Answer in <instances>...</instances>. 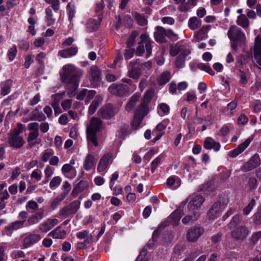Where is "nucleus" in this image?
Instances as JSON below:
<instances>
[{"mask_svg":"<svg viewBox=\"0 0 261 261\" xmlns=\"http://www.w3.org/2000/svg\"><path fill=\"white\" fill-rule=\"evenodd\" d=\"M63 73L61 75L63 83L76 88L80 83L83 72L72 64H67L62 67Z\"/></svg>","mask_w":261,"mask_h":261,"instance_id":"1","label":"nucleus"},{"mask_svg":"<svg viewBox=\"0 0 261 261\" xmlns=\"http://www.w3.org/2000/svg\"><path fill=\"white\" fill-rule=\"evenodd\" d=\"M228 38L231 41V47L236 50L238 46L243 44L245 40L244 33L235 25L231 26L227 33Z\"/></svg>","mask_w":261,"mask_h":261,"instance_id":"2","label":"nucleus"},{"mask_svg":"<svg viewBox=\"0 0 261 261\" xmlns=\"http://www.w3.org/2000/svg\"><path fill=\"white\" fill-rule=\"evenodd\" d=\"M101 127V121L99 118L95 117L91 119L89 125L87 127V140L95 146L98 145L96 135L99 131Z\"/></svg>","mask_w":261,"mask_h":261,"instance_id":"3","label":"nucleus"},{"mask_svg":"<svg viewBox=\"0 0 261 261\" xmlns=\"http://www.w3.org/2000/svg\"><path fill=\"white\" fill-rule=\"evenodd\" d=\"M140 39L141 42L136 49V54L138 56H143L145 54V57L148 58L151 55V43L153 42L146 34H142L140 36Z\"/></svg>","mask_w":261,"mask_h":261,"instance_id":"4","label":"nucleus"},{"mask_svg":"<svg viewBox=\"0 0 261 261\" xmlns=\"http://www.w3.org/2000/svg\"><path fill=\"white\" fill-rule=\"evenodd\" d=\"M227 205V201L226 200H220L215 202L208 212L207 216L208 218L214 220L219 217Z\"/></svg>","mask_w":261,"mask_h":261,"instance_id":"5","label":"nucleus"},{"mask_svg":"<svg viewBox=\"0 0 261 261\" xmlns=\"http://www.w3.org/2000/svg\"><path fill=\"white\" fill-rule=\"evenodd\" d=\"M148 111V110L145 105L143 106L142 110L139 108L137 110L132 123V127L134 129H137L140 127L143 118L147 114Z\"/></svg>","mask_w":261,"mask_h":261,"instance_id":"6","label":"nucleus"},{"mask_svg":"<svg viewBox=\"0 0 261 261\" xmlns=\"http://www.w3.org/2000/svg\"><path fill=\"white\" fill-rule=\"evenodd\" d=\"M109 91L113 94L123 96L132 92L127 85L113 84L109 88Z\"/></svg>","mask_w":261,"mask_h":261,"instance_id":"7","label":"nucleus"},{"mask_svg":"<svg viewBox=\"0 0 261 261\" xmlns=\"http://www.w3.org/2000/svg\"><path fill=\"white\" fill-rule=\"evenodd\" d=\"M204 232V229L196 225L189 229L187 233V240L190 242H196Z\"/></svg>","mask_w":261,"mask_h":261,"instance_id":"8","label":"nucleus"},{"mask_svg":"<svg viewBox=\"0 0 261 261\" xmlns=\"http://www.w3.org/2000/svg\"><path fill=\"white\" fill-rule=\"evenodd\" d=\"M118 112V110L113 105L107 104L101 108L98 114L103 118L109 119L114 116Z\"/></svg>","mask_w":261,"mask_h":261,"instance_id":"9","label":"nucleus"},{"mask_svg":"<svg viewBox=\"0 0 261 261\" xmlns=\"http://www.w3.org/2000/svg\"><path fill=\"white\" fill-rule=\"evenodd\" d=\"M41 239L40 234L30 233L27 234L23 238L22 245L24 248H28L37 243Z\"/></svg>","mask_w":261,"mask_h":261,"instance_id":"10","label":"nucleus"},{"mask_svg":"<svg viewBox=\"0 0 261 261\" xmlns=\"http://www.w3.org/2000/svg\"><path fill=\"white\" fill-rule=\"evenodd\" d=\"M260 159L258 154H254L248 161L242 166L241 170L243 171H249L259 166Z\"/></svg>","mask_w":261,"mask_h":261,"instance_id":"11","label":"nucleus"},{"mask_svg":"<svg viewBox=\"0 0 261 261\" xmlns=\"http://www.w3.org/2000/svg\"><path fill=\"white\" fill-rule=\"evenodd\" d=\"M174 33L171 31H167L161 27H157L156 31L154 33V36L156 41L164 43L166 41V37Z\"/></svg>","mask_w":261,"mask_h":261,"instance_id":"12","label":"nucleus"},{"mask_svg":"<svg viewBox=\"0 0 261 261\" xmlns=\"http://www.w3.org/2000/svg\"><path fill=\"white\" fill-rule=\"evenodd\" d=\"M252 139L248 138L242 143L240 144L236 148L229 152L228 155L231 158H235L242 153L250 145Z\"/></svg>","mask_w":261,"mask_h":261,"instance_id":"13","label":"nucleus"},{"mask_svg":"<svg viewBox=\"0 0 261 261\" xmlns=\"http://www.w3.org/2000/svg\"><path fill=\"white\" fill-rule=\"evenodd\" d=\"M113 161L112 154L107 153L100 159L97 166V171L101 172L106 170Z\"/></svg>","mask_w":261,"mask_h":261,"instance_id":"14","label":"nucleus"},{"mask_svg":"<svg viewBox=\"0 0 261 261\" xmlns=\"http://www.w3.org/2000/svg\"><path fill=\"white\" fill-rule=\"evenodd\" d=\"M8 141L11 146L16 148H21L25 142L22 137L10 133L9 134Z\"/></svg>","mask_w":261,"mask_h":261,"instance_id":"15","label":"nucleus"},{"mask_svg":"<svg viewBox=\"0 0 261 261\" xmlns=\"http://www.w3.org/2000/svg\"><path fill=\"white\" fill-rule=\"evenodd\" d=\"M190 199L188 206L192 211L198 209L204 202L202 196L198 194L192 195L190 197Z\"/></svg>","mask_w":261,"mask_h":261,"instance_id":"16","label":"nucleus"},{"mask_svg":"<svg viewBox=\"0 0 261 261\" xmlns=\"http://www.w3.org/2000/svg\"><path fill=\"white\" fill-rule=\"evenodd\" d=\"M58 220L56 218H48L39 226V229L43 232H47L58 224Z\"/></svg>","mask_w":261,"mask_h":261,"instance_id":"17","label":"nucleus"},{"mask_svg":"<svg viewBox=\"0 0 261 261\" xmlns=\"http://www.w3.org/2000/svg\"><path fill=\"white\" fill-rule=\"evenodd\" d=\"M39 124L37 122H32L28 124V128L30 130L28 137V142H31L35 140L39 136Z\"/></svg>","mask_w":261,"mask_h":261,"instance_id":"18","label":"nucleus"},{"mask_svg":"<svg viewBox=\"0 0 261 261\" xmlns=\"http://www.w3.org/2000/svg\"><path fill=\"white\" fill-rule=\"evenodd\" d=\"M65 92L61 93L53 94L51 96L52 102L51 105L53 108L56 115H59L62 113V111L59 107V102L60 100L63 98Z\"/></svg>","mask_w":261,"mask_h":261,"instance_id":"19","label":"nucleus"},{"mask_svg":"<svg viewBox=\"0 0 261 261\" xmlns=\"http://www.w3.org/2000/svg\"><path fill=\"white\" fill-rule=\"evenodd\" d=\"M96 92L94 90L84 89L78 93L76 98L80 100H84L86 103H88L93 98Z\"/></svg>","mask_w":261,"mask_h":261,"instance_id":"20","label":"nucleus"},{"mask_svg":"<svg viewBox=\"0 0 261 261\" xmlns=\"http://www.w3.org/2000/svg\"><path fill=\"white\" fill-rule=\"evenodd\" d=\"M190 53V51L189 50H185V51H181L180 54H179L175 62V66L178 68H181L185 66V62L186 60L187 57Z\"/></svg>","mask_w":261,"mask_h":261,"instance_id":"21","label":"nucleus"},{"mask_svg":"<svg viewBox=\"0 0 261 261\" xmlns=\"http://www.w3.org/2000/svg\"><path fill=\"white\" fill-rule=\"evenodd\" d=\"M88 77L91 84H94L100 79V70L95 66L92 67L88 73Z\"/></svg>","mask_w":261,"mask_h":261,"instance_id":"22","label":"nucleus"},{"mask_svg":"<svg viewBox=\"0 0 261 261\" xmlns=\"http://www.w3.org/2000/svg\"><path fill=\"white\" fill-rule=\"evenodd\" d=\"M204 147L206 149L210 150L213 149L216 151H218L220 148V144L216 142L211 137H207L204 142Z\"/></svg>","mask_w":261,"mask_h":261,"instance_id":"23","label":"nucleus"},{"mask_svg":"<svg viewBox=\"0 0 261 261\" xmlns=\"http://www.w3.org/2000/svg\"><path fill=\"white\" fill-rule=\"evenodd\" d=\"M62 172L66 177L69 178H73L76 175V171L74 167L68 164H65L62 166Z\"/></svg>","mask_w":261,"mask_h":261,"instance_id":"24","label":"nucleus"},{"mask_svg":"<svg viewBox=\"0 0 261 261\" xmlns=\"http://www.w3.org/2000/svg\"><path fill=\"white\" fill-rule=\"evenodd\" d=\"M77 47L73 46L68 49L59 50L58 52V55L63 58H71L76 55L77 53Z\"/></svg>","mask_w":261,"mask_h":261,"instance_id":"25","label":"nucleus"},{"mask_svg":"<svg viewBox=\"0 0 261 261\" xmlns=\"http://www.w3.org/2000/svg\"><path fill=\"white\" fill-rule=\"evenodd\" d=\"M248 233V229L244 226L240 227L232 232V237L236 239H242Z\"/></svg>","mask_w":261,"mask_h":261,"instance_id":"26","label":"nucleus"},{"mask_svg":"<svg viewBox=\"0 0 261 261\" xmlns=\"http://www.w3.org/2000/svg\"><path fill=\"white\" fill-rule=\"evenodd\" d=\"M13 82L11 80H7L0 83L1 94L3 96L8 95L11 91Z\"/></svg>","mask_w":261,"mask_h":261,"instance_id":"27","label":"nucleus"},{"mask_svg":"<svg viewBox=\"0 0 261 261\" xmlns=\"http://www.w3.org/2000/svg\"><path fill=\"white\" fill-rule=\"evenodd\" d=\"M182 216V212L180 210L175 211L169 217L170 222L174 226L178 225Z\"/></svg>","mask_w":261,"mask_h":261,"instance_id":"28","label":"nucleus"},{"mask_svg":"<svg viewBox=\"0 0 261 261\" xmlns=\"http://www.w3.org/2000/svg\"><path fill=\"white\" fill-rule=\"evenodd\" d=\"M95 166V159L94 156L90 154H88L84 161V169L86 171H89Z\"/></svg>","mask_w":261,"mask_h":261,"instance_id":"29","label":"nucleus"},{"mask_svg":"<svg viewBox=\"0 0 261 261\" xmlns=\"http://www.w3.org/2000/svg\"><path fill=\"white\" fill-rule=\"evenodd\" d=\"M66 234V231L61 229L60 226L57 227L48 233V236L57 239H63L65 238Z\"/></svg>","mask_w":261,"mask_h":261,"instance_id":"30","label":"nucleus"},{"mask_svg":"<svg viewBox=\"0 0 261 261\" xmlns=\"http://www.w3.org/2000/svg\"><path fill=\"white\" fill-rule=\"evenodd\" d=\"M102 100L103 99L100 96H97L95 98L89 107L88 113L89 115H92L95 112L97 107L102 103Z\"/></svg>","mask_w":261,"mask_h":261,"instance_id":"31","label":"nucleus"},{"mask_svg":"<svg viewBox=\"0 0 261 261\" xmlns=\"http://www.w3.org/2000/svg\"><path fill=\"white\" fill-rule=\"evenodd\" d=\"M100 24V20L89 19L86 23V28L88 32H92L98 29Z\"/></svg>","mask_w":261,"mask_h":261,"instance_id":"32","label":"nucleus"},{"mask_svg":"<svg viewBox=\"0 0 261 261\" xmlns=\"http://www.w3.org/2000/svg\"><path fill=\"white\" fill-rule=\"evenodd\" d=\"M177 4H180L179 10L181 12H187L190 8V5L193 3V0H174Z\"/></svg>","mask_w":261,"mask_h":261,"instance_id":"33","label":"nucleus"},{"mask_svg":"<svg viewBox=\"0 0 261 261\" xmlns=\"http://www.w3.org/2000/svg\"><path fill=\"white\" fill-rule=\"evenodd\" d=\"M140 97V94L138 93H136L133 95L126 105L125 109L127 112L130 111L134 108L137 102L139 100Z\"/></svg>","mask_w":261,"mask_h":261,"instance_id":"34","label":"nucleus"},{"mask_svg":"<svg viewBox=\"0 0 261 261\" xmlns=\"http://www.w3.org/2000/svg\"><path fill=\"white\" fill-rule=\"evenodd\" d=\"M76 237L81 240L86 238V240L84 241V243L86 244L90 243L93 239L92 235H89V231L87 230H84L78 232L76 233Z\"/></svg>","mask_w":261,"mask_h":261,"instance_id":"35","label":"nucleus"},{"mask_svg":"<svg viewBox=\"0 0 261 261\" xmlns=\"http://www.w3.org/2000/svg\"><path fill=\"white\" fill-rule=\"evenodd\" d=\"M153 95V91L152 90H149L146 91L143 98V101L141 103L139 109L142 110V107L145 105L148 109L147 104L151 99Z\"/></svg>","mask_w":261,"mask_h":261,"instance_id":"36","label":"nucleus"},{"mask_svg":"<svg viewBox=\"0 0 261 261\" xmlns=\"http://www.w3.org/2000/svg\"><path fill=\"white\" fill-rule=\"evenodd\" d=\"M201 23V20L196 17H192L188 21V26L192 30L198 29L200 26Z\"/></svg>","mask_w":261,"mask_h":261,"instance_id":"37","label":"nucleus"},{"mask_svg":"<svg viewBox=\"0 0 261 261\" xmlns=\"http://www.w3.org/2000/svg\"><path fill=\"white\" fill-rule=\"evenodd\" d=\"M25 220L21 221H16L11 223L10 225L5 227L6 230H16L22 227Z\"/></svg>","mask_w":261,"mask_h":261,"instance_id":"38","label":"nucleus"},{"mask_svg":"<svg viewBox=\"0 0 261 261\" xmlns=\"http://www.w3.org/2000/svg\"><path fill=\"white\" fill-rule=\"evenodd\" d=\"M43 211L42 210L30 217L28 221L31 224L37 223L43 218Z\"/></svg>","mask_w":261,"mask_h":261,"instance_id":"39","label":"nucleus"},{"mask_svg":"<svg viewBox=\"0 0 261 261\" xmlns=\"http://www.w3.org/2000/svg\"><path fill=\"white\" fill-rule=\"evenodd\" d=\"M237 23L243 28H247L249 25V20L244 14H241L238 16Z\"/></svg>","mask_w":261,"mask_h":261,"instance_id":"40","label":"nucleus"},{"mask_svg":"<svg viewBox=\"0 0 261 261\" xmlns=\"http://www.w3.org/2000/svg\"><path fill=\"white\" fill-rule=\"evenodd\" d=\"M171 79V73L169 71L163 72L158 80V84L163 85L166 84Z\"/></svg>","mask_w":261,"mask_h":261,"instance_id":"41","label":"nucleus"},{"mask_svg":"<svg viewBox=\"0 0 261 261\" xmlns=\"http://www.w3.org/2000/svg\"><path fill=\"white\" fill-rule=\"evenodd\" d=\"M67 193L63 192L54 199L51 204V208L53 210L56 209L60 204L61 202L65 198Z\"/></svg>","mask_w":261,"mask_h":261,"instance_id":"42","label":"nucleus"},{"mask_svg":"<svg viewBox=\"0 0 261 261\" xmlns=\"http://www.w3.org/2000/svg\"><path fill=\"white\" fill-rule=\"evenodd\" d=\"M158 111L161 115H167L170 113V107L165 103H161L158 106Z\"/></svg>","mask_w":261,"mask_h":261,"instance_id":"43","label":"nucleus"},{"mask_svg":"<svg viewBox=\"0 0 261 261\" xmlns=\"http://www.w3.org/2000/svg\"><path fill=\"white\" fill-rule=\"evenodd\" d=\"M185 50L189 49L183 47H180L178 45H173L170 48V54L171 56L174 57L180 54L181 51L182 52V51H185Z\"/></svg>","mask_w":261,"mask_h":261,"instance_id":"44","label":"nucleus"},{"mask_svg":"<svg viewBox=\"0 0 261 261\" xmlns=\"http://www.w3.org/2000/svg\"><path fill=\"white\" fill-rule=\"evenodd\" d=\"M33 120L42 121L45 120L46 117L41 112H39L37 109H35L32 112Z\"/></svg>","mask_w":261,"mask_h":261,"instance_id":"45","label":"nucleus"},{"mask_svg":"<svg viewBox=\"0 0 261 261\" xmlns=\"http://www.w3.org/2000/svg\"><path fill=\"white\" fill-rule=\"evenodd\" d=\"M141 74V70L138 67H132L128 70V76L133 79H138Z\"/></svg>","mask_w":261,"mask_h":261,"instance_id":"46","label":"nucleus"},{"mask_svg":"<svg viewBox=\"0 0 261 261\" xmlns=\"http://www.w3.org/2000/svg\"><path fill=\"white\" fill-rule=\"evenodd\" d=\"M62 178L60 176H55L52 178L49 183V187L51 189L57 188L61 183Z\"/></svg>","mask_w":261,"mask_h":261,"instance_id":"47","label":"nucleus"},{"mask_svg":"<svg viewBox=\"0 0 261 261\" xmlns=\"http://www.w3.org/2000/svg\"><path fill=\"white\" fill-rule=\"evenodd\" d=\"M261 54V37L257 35L255 39L254 54Z\"/></svg>","mask_w":261,"mask_h":261,"instance_id":"48","label":"nucleus"},{"mask_svg":"<svg viewBox=\"0 0 261 261\" xmlns=\"http://www.w3.org/2000/svg\"><path fill=\"white\" fill-rule=\"evenodd\" d=\"M199 214L196 213H195L191 216L187 215L182 219V222L184 224H187L191 222H193L196 220L199 217Z\"/></svg>","mask_w":261,"mask_h":261,"instance_id":"49","label":"nucleus"},{"mask_svg":"<svg viewBox=\"0 0 261 261\" xmlns=\"http://www.w3.org/2000/svg\"><path fill=\"white\" fill-rule=\"evenodd\" d=\"M17 53V47L15 45L13 46L10 48L7 53V56L10 61H12L15 59Z\"/></svg>","mask_w":261,"mask_h":261,"instance_id":"50","label":"nucleus"},{"mask_svg":"<svg viewBox=\"0 0 261 261\" xmlns=\"http://www.w3.org/2000/svg\"><path fill=\"white\" fill-rule=\"evenodd\" d=\"M186 100L189 102H195L197 100V96L194 91H189L186 93Z\"/></svg>","mask_w":261,"mask_h":261,"instance_id":"51","label":"nucleus"},{"mask_svg":"<svg viewBox=\"0 0 261 261\" xmlns=\"http://www.w3.org/2000/svg\"><path fill=\"white\" fill-rule=\"evenodd\" d=\"M199 68L201 70L205 71V72L209 73L210 75H214L215 72L213 70V69L211 68L210 66H209L208 65L203 63H200L198 65Z\"/></svg>","mask_w":261,"mask_h":261,"instance_id":"52","label":"nucleus"},{"mask_svg":"<svg viewBox=\"0 0 261 261\" xmlns=\"http://www.w3.org/2000/svg\"><path fill=\"white\" fill-rule=\"evenodd\" d=\"M67 10L69 16V19L71 20L74 16V5L71 3H69L67 6Z\"/></svg>","mask_w":261,"mask_h":261,"instance_id":"53","label":"nucleus"},{"mask_svg":"<svg viewBox=\"0 0 261 261\" xmlns=\"http://www.w3.org/2000/svg\"><path fill=\"white\" fill-rule=\"evenodd\" d=\"M31 177L32 179H35L37 181H40L42 178L41 171L39 170H34L31 174Z\"/></svg>","mask_w":261,"mask_h":261,"instance_id":"54","label":"nucleus"},{"mask_svg":"<svg viewBox=\"0 0 261 261\" xmlns=\"http://www.w3.org/2000/svg\"><path fill=\"white\" fill-rule=\"evenodd\" d=\"M80 207V201L79 200H75L72 201L69 205V207L72 213H75L79 209Z\"/></svg>","mask_w":261,"mask_h":261,"instance_id":"55","label":"nucleus"},{"mask_svg":"<svg viewBox=\"0 0 261 261\" xmlns=\"http://www.w3.org/2000/svg\"><path fill=\"white\" fill-rule=\"evenodd\" d=\"M54 152L53 151H45L42 153V160L44 162H47L49 161L51 157L54 155Z\"/></svg>","mask_w":261,"mask_h":261,"instance_id":"56","label":"nucleus"},{"mask_svg":"<svg viewBox=\"0 0 261 261\" xmlns=\"http://www.w3.org/2000/svg\"><path fill=\"white\" fill-rule=\"evenodd\" d=\"M255 204V200L252 199L249 203L243 210V213L244 215H248L253 208Z\"/></svg>","mask_w":261,"mask_h":261,"instance_id":"57","label":"nucleus"},{"mask_svg":"<svg viewBox=\"0 0 261 261\" xmlns=\"http://www.w3.org/2000/svg\"><path fill=\"white\" fill-rule=\"evenodd\" d=\"M169 90L173 94H179L178 91L177 85L173 82H171L169 84Z\"/></svg>","mask_w":261,"mask_h":261,"instance_id":"58","label":"nucleus"},{"mask_svg":"<svg viewBox=\"0 0 261 261\" xmlns=\"http://www.w3.org/2000/svg\"><path fill=\"white\" fill-rule=\"evenodd\" d=\"M54 169L50 167L47 166L44 169V175L45 178L49 179L54 174Z\"/></svg>","mask_w":261,"mask_h":261,"instance_id":"59","label":"nucleus"},{"mask_svg":"<svg viewBox=\"0 0 261 261\" xmlns=\"http://www.w3.org/2000/svg\"><path fill=\"white\" fill-rule=\"evenodd\" d=\"M72 102V100L71 99H66L63 100L61 102V106L63 109L64 111H67L69 110L71 106Z\"/></svg>","mask_w":261,"mask_h":261,"instance_id":"60","label":"nucleus"},{"mask_svg":"<svg viewBox=\"0 0 261 261\" xmlns=\"http://www.w3.org/2000/svg\"><path fill=\"white\" fill-rule=\"evenodd\" d=\"M146 254V250L145 248H144V249H143L140 252V254L136 258V261H148V260L145 257Z\"/></svg>","mask_w":261,"mask_h":261,"instance_id":"61","label":"nucleus"},{"mask_svg":"<svg viewBox=\"0 0 261 261\" xmlns=\"http://www.w3.org/2000/svg\"><path fill=\"white\" fill-rule=\"evenodd\" d=\"M25 256L24 252L21 250H16L12 252L11 256L13 258L16 259L17 258H23Z\"/></svg>","mask_w":261,"mask_h":261,"instance_id":"62","label":"nucleus"},{"mask_svg":"<svg viewBox=\"0 0 261 261\" xmlns=\"http://www.w3.org/2000/svg\"><path fill=\"white\" fill-rule=\"evenodd\" d=\"M23 125L21 123L17 124V127L10 131V133L19 135L22 132Z\"/></svg>","mask_w":261,"mask_h":261,"instance_id":"63","label":"nucleus"},{"mask_svg":"<svg viewBox=\"0 0 261 261\" xmlns=\"http://www.w3.org/2000/svg\"><path fill=\"white\" fill-rule=\"evenodd\" d=\"M161 162V159L159 157L156 158L155 159H154L151 163V170L152 173H153L156 168L158 165Z\"/></svg>","mask_w":261,"mask_h":261,"instance_id":"64","label":"nucleus"}]
</instances>
